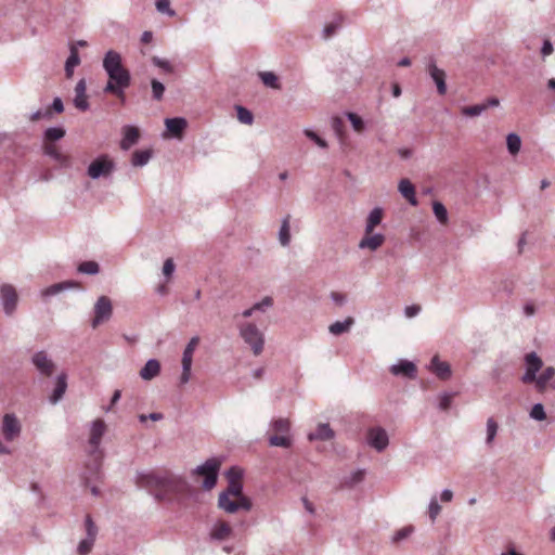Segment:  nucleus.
I'll use <instances>...</instances> for the list:
<instances>
[{
  "label": "nucleus",
  "mask_w": 555,
  "mask_h": 555,
  "mask_svg": "<svg viewBox=\"0 0 555 555\" xmlns=\"http://www.w3.org/2000/svg\"><path fill=\"white\" fill-rule=\"evenodd\" d=\"M364 475H365V473H363V470H358V472L353 473L352 477H350L349 486H352V485L361 481L363 479Z\"/></svg>",
  "instance_id": "59"
},
{
  "label": "nucleus",
  "mask_w": 555,
  "mask_h": 555,
  "mask_svg": "<svg viewBox=\"0 0 555 555\" xmlns=\"http://www.w3.org/2000/svg\"><path fill=\"white\" fill-rule=\"evenodd\" d=\"M411 533V528H404L395 534V541H400Z\"/></svg>",
  "instance_id": "62"
},
{
  "label": "nucleus",
  "mask_w": 555,
  "mask_h": 555,
  "mask_svg": "<svg viewBox=\"0 0 555 555\" xmlns=\"http://www.w3.org/2000/svg\"><path fill=\"white\" fill-rule=\"evenodd\" d=\"M220 468V462L216 459L207 460L204 465L196 468V474L199 477H204L203 486L206 490L214 488L217 482V473Z\"/></svg>",
  "instance_id": "7"
},
{
  "label": "nucleus",
  "mask_w": 555,
  "mask_h": 555,
  "mask_svg": "<svg viewBox=\"0 0 555 555\" xmlns=\"http://www.w3.org/2000/svg\"><path fill=\"white\" fill-rule=\"evenodd\" d=\"M156 9L159 13L166 14L168 16H175L176 11L170 7V0H156Z\"/></svg>",
  "instance_id": "44"
},
{
  "label": "nucleus",
  "mask_w": 555,
  "mask_h": 555,
  "mask_svg": "<svg viewBox=\"0 0 555 555\" xmlns=\"http://www.w3.org/2000/svg\"><path fill=\"white\" fill-rule=\"evenodd\" d=\"M429 370L435 373L436 377L441 380H448L450 377V366L446 361H440L439 357L435 356L431 359V365Z\"/></svg>",
  "instance_id": "20"
},
{
  "label": "nucleus",
  "mask_w": 555,
  "mask_h": 555,
  "mask_svg": "<svg viewBox=\"0 0 555 555\" xmlns=\"http://www.w3.org/2000/svg\"><path fill=\"white\" fill-rule=\"evenodd\" d=\"M33 365L46 377H50L55 369L54 362L47 357L44 351H39L33 356Z\"/></svg>",
  "instance_id": "14"
},
{
  "label": "nucleus",
  "mask_w": 555,
  "mask_h": 555,
  "mask_svg": "<svg viewBox=\"0 0 555 555\" xmlns=\"http://www.w3.org/2000/svg\"><path fill=\"white\" fill-rule=\"evenodd\" d=\"M235 109H237V119L238 121H241V124L247 126H250L253 124V115L247 108L243 106H237L235 107Z\"/></svg>",
  "instance_id": "43"
},
{
  "label": "nucleus",
  "mask_w": 555,
  "mask_h": 555,
  "mask_svg": "<svg viewBox=\"0 0 555 555\" xmlns=\"http://www.w3.org/2000/svg\"><path fill=\"white\" fill-rule=\"evenodd\" d=\"M151 152L149 150H137L132 155V166L142 167L150 162Z\"/></svg>",
  "instance_id": "32"
},
{
  "label": "nucleus",
  "mask_w": 555,
  "mask_h": 555,
  "mask_svg": "<svg viewBox=\"0 0 555 555\" xmlns=\"http://www.w3.org/2000/svg\"><path fill=\"white\" fill-rule=\"evenodd\" d=\"M94 540L95 539L86 538L85 540L80 541L79 546H77V553H79V555H87L90 553Z\"/></svg>",
  "instance_id": "46"
},
{
  "label": "nucleus",
  "mask_w": 555,
  "mask_h": 555,
  "mask_svg": "<svg viewBox=\"0 0 555 555\" xmlns=\"http://www.w3.org/2000/svg\"><path fill=\"white\" fill-rule=\"evenodd\" d=\"M521 149V139L516 133H511L507 135V150L512 155H516Z\"/></svg>",
  "instance_id": "37"
},
{
  "label": "nucleus",
  "mask_w": 555,
  "mask_h": 555,
  "mask_svg": "<svg viewBox=\"0 0 555 555\" xmlns=\"http://www.w3.org/2000/svg\"><path fill=\"white\" fill-rule=\"evenodd\" d=\"M137 486L150 492L156 500H180L189 494V485L170 473H151L137 478Z\"/></svg>",
  "instance_id": "1"
},
{
  "label": "nucleus",
  "mask_w": 555,
  "mask_h": 555,
  "mask_svg": "<svg viewBox=\"0 0 555 555\" xmlns=\"http://www.w3.org/2000/svg\"><path fill=\"white\" fill-rule=\"evenodd\" d=\"M333 130H334V133H336V137L339 138V141L344 142L345 141V125H344V120L338 116H334V118H333Z\"/></svg>",
  "instance_id": "41"
},
{
  "label": "nucleus",
  "mask_w": 555,
  "mask_h": 555,
  "mask_svg": "<svg viewBox=\"0 0 555 555\" xmlns=\"http://www.w3.org/2000/svg\"><path fill=\"white\" fill-rule=\"evenodd\" d=\"M102 66H104L105 74L108 76V81L104 87V92L107 94H114V96L124 104L125 90L131 82V76H129L128 69L121 63V55L114 50L108 51L104 56Z\"/></svg>",
  "instance_id": "2"
},
{
  "label": "nucleus",
  "mask_w": 555,
  "mask_h": 555,
  "mask_svg": "<svg viewBox=\"0 0 555 555\" xmlns=\"http://www.w3.org/2000/svg\"><path fill=\"white\" fill-rule=\"evenodd\" d=\"M452 500V491L444 490L441 493V501L443 502H450Z\"/></svg>",
  "instance_id": "64"
},
{
  "label": "nucleus",
  "mask_w": 555,
  "mask_h": 555,
  "mask_svg": "<svg viewBox=\"0 0 555 555\" xmlns=\"http://www.w3.org/2000/svg\"><path fill=\"white\" fill-rule=\"evenodd\" d=\"M271 305H272V299L270 296H267L263 299H261V301L251 306V308L245 310L244 313H242V317L249 318V317H251L254 311L264 310L266 308H270Z\"/></svg>",
  "instance_id": "35"
},
{
  "label": "nucleus",
  "mask_w": 555,
  "mask_h": 555,
  "mask_svg": "<svg viewBox=\"0 0 555 555\" xmlns=\"http://www.w3.org/2000/svg\"><path fill=\"white\" fill-rule=\"evenodd\" d=\"M496 422L492 417L487 420V443H491L493 441L494 436H496Z\"/></svg>",
  "instance_id": "47"
},
{
  "label": "nucleus",
  "mask_w": 555,
  "mask_h": 555,
  "mask_svg": "<svg viewBox=\"0 0 555 555\" xmlns=\"http://www.w3.org/2000/svg\"><path fill=\"white\" fill-rule=\"evenodd\" d=\"M421 307L418 305L408 306L405 308L406 318L415 317L420 313Z\"/></svg>",
  "instance_id": "56"
},
{
  "label": "nucleus",
  "mask_w": 555,
  "mask_h": 555,
  "mask_svg": "<svg viewBox=\"0 0 555 555\" xmlns=\"http://www.w3.org/2000/svg\"><path fill=\"white\" fill-rule=\"evenodd\" d=\"M51 109H53L57 114H61L62 112H64V105L62 104V101L60 98L54 99L53 105H51Z\"/></svg>",
  "instance_id": "61"
},
{
  "label": "nucleus",
  "mask_w": 555,
  "mask_h": 555,
  "mask_svg": "<svg viewBox=\"0 0 555 555\" xmlns=\"http://www.w3.org/2000/svg\"><path fill=\"white\" fill-rule=\"evenodd\" d=\"M86 532H87V538L95 539L96 527L93 524L92 518L90 516L86 517Z\"/></svg>",
  "instance_id": "52"
},
{
  "label": "nucleus",
  "mask_w": 555,
  "mask_h": 555,
  "mask_svg": "<svg viewBox=\"0 0 555 555\" xmlns=\"http://www.w3.org/2000/svg\"><path fill=\"white\" fill-rule=\"evenodd\" d=\"M232 534V527L225 520H217L210 530V538L215 540H227Z\"/></svg>",
  "instance_id": "21"
},
{
  "label": "nucleus",
  "mask_w": 555,
  "mask_h": 555,
  "mask_svg": "<svg viewBox=\"0 0 555 555\" xmlns=\"http://www.w3.org/2000/svg\"><path fill=\"white\" fill-rule=\"evenodd\" d=\"M452 402V395H442L441 399H439V409L447 411L450 408V403Z\"/></svg>",
  "instance_id": "55"
},
{
  "label": "nucleus",
  "mask_w": 555,
  "mask_h": 555,
  "mask_svg": "<svg viewBox=\"0 0 555 555\" xmlns=\"http://www.w3.org/2000/svg\"><path fill=\"white\" fill-rule=\"evenodd\" d=\"M238 333H241L244 343L250 347L251 353L255 357L260 356L264 347V336L261 331L251 322H243L238 324Z\"/></svg>",
  "instance_id": "5"
},
{
  "label": "nucleus",
  "mask_w": 555,
  "mask_h": 555,
  "mask_svg": "<svg viewBox=\"0 0 555 555\" xmlns=\"http://www.w3.org/2000/svg\"><path fill=\"white\" fill-rule=\"evenodd\" d=\"M260 79L263 81L264 86L272 89H280V85H278V77L273 73H260Z\"/></svg>",
  "instance_id": "42"
},
{
  "label": "nucleus",
  "mask_w": 555,
  "mask_h": 555,
  "mask_svg": "<svg viewBox=\"0 0 555 555\" xmlns=\"http://www.w3.org/2000/svg\"><path fill=\"white\" fill-rule=\"evenodd\" d=\"M160 365L156 359L146 361L145 366L140 370V377L143 380H152L154 377L159 375Z\"/></svg>",
  "instance_id": "26"
},
{
  "label": "nucleus",
  "mask_w": 555,
  "mask_h": 555,
  "mask_svg": "<svg viewBox=\"0 0 555 555\" xmlns=\"http://www.w3.org/2000/svg\"><path fill=\"white\" fill-rule=\"evenodd\" d=\"M530 417L537 421H544L545 413L541 403H537L531 408Z\"/></svg>",
  "instance_id": "49"
},
{
  "label": "nucleus",
  "mask_w": 555,
  "mask_h": 555,
  "mask_svg": "<svg viewBox=\"0 0 555 555\" xmlns=\"http://www.w3.org/2000/svg\"><path fill=\"white\" fill-rule=\"evenodd\" d=\"M391 374L403 375L408 378H414L416 376V365L409 361H400V363L391 366Z\"/></svg>",
  "instance_id": "22"
},
{
  "label": "nucleus",
  "mask_w": 555,
  "mask_h": 555,
  "mask_svg": "<svg viewBox=\"0 0 555 555\" xmlns=\"http://www.w3.org/2000/svg\"><path fill=\"white\" fill-rule=\"evenodd\" d=\"M76 98H74V106L78 108L80 112H86L88 109L87 94L85 93V80L80 79L76 85Z\"/></svg>",
  "instance_id": "25"
},
{
  "label": "nucleus",
  "mask_w": 555,
  "mask_h": 555,
  "mask_svg": "<svg viewBox=\"0 0 555 555\" xmlns=\"http://www.w3.org/2000/svg\"><path fill=\"white\" fill-rule=\"evenodd\" d=\"M331 298H333L337 306H341L345 301V295L339 293H331Z\"/></svg>",
  "instance_id": "63"
},
{
  "label": "nucleus",
  "mask_w": 555,
  "mask_h": 555,
  "mask_svg": "<svg viewBox=\"0 0 555 555\" xmlns=\"http://www.w3.org/2000/svg\"><path fill=\"white\" fill-rule=\"evenodd\" d=\"M428 74L431 76L433 81L436 83V89H438V94H446V73L438 68L434 62L428 64Z\"/></svg>",
  "instance_id": "19"
},
{
  "label": "nucleus",
  "mask_w": 555,
  "mask_h": 555,
  "mask_svg": "<svg viewBox=\"0 0 555 555\" xmlns=\"http://www.w3.org/2000/svg\"><path fill=\"white\" fill-rule=\"evenodd\" d=\"M385 243V236L374 232H364V237L359 242V248L375 251Z\"/></svg>",
  "instance_id": "16"
},
{
  "label": "nucleus",
  "mask_w": 555,
  "mask_h": 555,
  "mask_svg": "<svg viewBox=\"0 0 555 555\" xmlns=\"http://www.w3.org/2000/svg\"><path fill=\"white\" fill-rule=\"evenodd\" d=\"M166 133L163 137L181 139L182 133L188 128V120L181 117L165 119Z\"/></svg>",
  "instance_id": "13"
},
{
  "label": "nucleus",
  "mask_w": 555,
  "mask_h": 555,
  "mask_svg": "<svg viewBox=\"0 0 555 555\" xmlns=\"http://www.w3.org/2000/svg\"><path fill=\"white\" fill-rule=\"evenodd\" d=\"M553 53V46L551 44V42L548 40H544L543 41V46H542V56L545 57V56H548Z\"/></svg>",
  "instance_id": "58"
},
{
  "label": "nucleus",
  "mask_w": 555,
  "mask_h": 555,
  "mask_svg": "<svg viewBox=\"0 0 555 555\" xmlns=\"http://www.w3.org/2000/svg\"><path fill=\"white\" fill-rule=\"evenodd\" d=\"M67 388V382H65V374L57 376L56 388H54L53 396H51V402L56 403L64 396L65 389Z\"/></svg>",
  "instance_id": "33"
},
{
  "label": "nucleus",
  "mask_w": 555,
  "mask_h": 555,
  "mask_svg": "<svg viewBox=\"0 0 555 555\" xmlns=\"http://www.w3.org/2000/svg\"><path fill=\"white\" fill-rule=\"evenodd\" d=\"M340 25H341V18H337V20L326 24L323 28L322 35L330 36V35L335 34L336 31L340 30Z\"/></svg>",
  "instance_id": "48"
},
{
  "label": "nucleus",
  "mask_w": 555,
  "mask_h": 555,
  "mask_svg": "<svg viewBox=\"0 0 555 555\" xmlns=\"http://www.w3.org/2000/svg\"><path fill=\"white\" fill-rule=\"evenodd\" d=\"M383 219V210L382 208H374V210L369 214L365 221V231L373 232L378 224L382 223Z\"/></svg>",
  "instance_id": "30"
},
{
  "label": "nucleus",
  "mask_w": 555,
  "mask_h": 555,
  "mask_svg": "<svg viewBox=\"0 0 555 555\" xmlns=\"http://www.w3.org/2000/svg\"><path fill=\"white\" fill-rule=\"evenodd\" d=\"M346 116L347 119H349L350 125H352L353 131H356L357 133L363 132V130L365 129V124L360 118V116H358L354 113H347Z\"/></svg>",
  "instance_id": "38"
},
{
  "label": "nucleus",
  "mask_w": 555,
  "mask_h": 555,
  "mask_svg": "<svg viewBox=\"0 0 555 555\" xmlns=\"http://www.w3.org/2000/svg\"><path fill=\"white\" fill-rule=\"evenodd\" d=\"M83 274H96L99 272V264L95 261H82L77 268Z\"/></svg>",
  "instance_id": "40"
},
{
  "label": "nucleus",
  "mask_w": 555,
  "mask_h": 555,
  "mask_svg": "<svg viewBox=\"0 0 555 555\" xmlns=\"http://www.w3.org/2000/svg\"><path fill=\"white\" fill-rule=\"evenodd\" d=\"M0 299H2L5 314H13L14 310L16 309L17 294L12 285L4 284L0 286Z\"/></svg>",
  "instance_id": "12"
},
{
  "label": "nucleus",
  "mask_w": 555,
  "mask_h": 555,
  "mask_svg": "<svg viewBox=\"0 0 555 555\" xmlns=\"http://www.w3.org/2000/svg\"><path fill=\"white\" fill-rule=\"evenodd\" d=\"M366 439H369V443H371L372 448L377 451H383L388 446V435L380 427L371 428L369 434H366Z\"/></svg>",
  "instance_id": "15"
},
{
  "label": "nucleus",
  "mask_w": 555,
  "mask_h": 555,
  "mask_svg": "<svg viewBox=\"0 0 555 555\" xmlns=\"http://www.w3.org/2000/svg\"><path fill=\"white\" fill-rule=\"evenodd\" d=\"M112 317V301L106 296H101L94 306V319H92V327L96 328L100 324L107 321Z\"/></svg>",
  "instance_id": "8"
},
{
  "label": "nucleus",
  "mask_w": 555,
  "mask_h": 555,
  "mask_svg": "<svg viewBox=\"0 0 555 555\" xmlns=\"http://www.w3.org/2000/svg\"><path fill=\"white\" fill-rule=\"evenodd\" d=\"M289 219H291L289 215H286L285 219H283L282 228H280L279 240H280V244H282L283 246H287L291 241Z\"/></svg>",
  "instance_id": "34"
},
{
  "label": "nucleus",
  "mask_w": 555,
  "mask_h": 555,
  "mask_svg": "<svg viewBox=\"0 0 555 555\" xmlns=\"http://www.w3.org/2000/svg\"><path fill=\"white\" fill-rule=\"evenodd\" d=\"M477 105L486 106V109H488L489 107H496L498 105H500V101L496 98H489L485 103Z\"/></svg>",
  "instance_id": "60"
},
{
  "label": "nucleus",
  "mask_w": 555,
  "mask_h": 555,
  "mask_svg": "<svg viewBox=\"0 0 555 555\" xmlns=\"http://www.w3.org/2000/svg\"><path fill=\"white\" fill-rule=\"evenodd\" d=\"M525 366H527V372L521 377V382L530 384L534 380V374L543 366V361L534 352H529L525 356Z\"/></svg>",
  "instance_id": "11"
},
{
  "label": "nucleus",
  "mask_w": 555,
  "mask_h": 555,
  "mask_svg": "<svg viewBox=\"0 0 555 555\" xmlns=\"http://www.w3.org/2000/svg\"><path fill=\"white\" fill-rule=\"evenodd\" d=\"M334 437V431L328 424H319L315 431L309 434V440H330Z\"/></svg>",
  "instance_id": "28"
},
{
  "label": "nucleus",
  "mask_w": 555,
  "mask_h": 555,
  "mask_svg": "<svg viewBox=\"0 0 555 555\" xmlns=\"http://www.w3.org/2000/svg\"><path fill=\"white\" fill-rule=\"evenodd\" d=\"M487 108L485 106L479 105H473V106H464L461 108V113H463L464 116L468 117H478L480 114H482Z\"/></svg>",
  "instance_id": "45"
},
{
  "label": "nucleus",
  "mask_w": 555,
  "mask_h": 555,
  "mask_svg": "<svg viewBox=\"0 0 555 555\" xmlns=\"http://www.w3.org/2000/svg\"><path fill=\"white\" fill-rule=\"evenodd\" d=\"M193 352H182V373H181V384H186L191 378V366H192V356Z\"/></svg>",
  "instance_id": "29"
},
{
  "label": "nucleus",
  "mask_w": 555,
  "mask_h": 555,
  "mask_svg": "<svg viewBox=\"0 0 555 555\" xmlns=\"http://www.w3.org/2000/svg\"><path fill=\"white\" fill-rule=\"evenodd\" d=\"M353 324V319L351 317H347L345 321H336L330 325V332L333 335H341L343 333H347L350 326Z\"/></svg>",
  "instance_id": "31"
},
{
  "label": "nucleus",
  "mask_w": 555,
  "mask_h": 555,
  "mask_svg": "<svg viewBox=\"0 0 555 555\" xmlns=\"http://www.w3.org/2000/svg\"><path fill=\"white\" fill-rule=\"evenodd\" d=\"M113 170V162L108 158V156H101L95 158L94 162L89 165V169H87V175L92 179H98L100 177L108 176Z\"/></svg>",
  "instance_id": "9"
},
{
  "label": "nucleus",
  "mask_w": 555,
  "mask_h": 555,
  "mask_svg": "<svg viewBox=\"0 0 555 555\" xmlns=\"http://www.w3.org/2000/svg\"><path fill=\"white\" fill-rule=\"evenodd\" d=\"M152 92H153V99L156 101H160L163 99L164 93V85L156 79L152 80Z\"/></svg>",
  "instance_id": "50"
},
{
  "label": "nucleus",
  "mask_w": 555,
  "mask_h": 555,
  "mask_svg": "<svg viewBox=\"0 0 555 555\" xmlns=\"http://www.w3.org/2000/svg\"><path fill=\"white\" fill-rule=\"evenodd\" d=\"M173 272V262L171 258H168L165 260V263H163V274H165L166 278L170 279Z\"/></svg>",
  "instance_id": "54"
},
{
  "label": "nucleus",
  "mask_w": 555,
  "mask_h": 555,
  "mask_svg": "<svg viewBox=\"0 0 555 555\" xmlns=\"http://www.w3.org/2000/svg\"><path fill=\"white\" fill-rule=\"evenodd\" d=\"M44 154L53 158L62 167H67L70 164V157L61 153L57 145L53 142H44Z\"/></svg>",
  "instance_id": "18"
},
{
  "label": "nucleus",
  "mask_w": 555,
  "mask_h": 555,
  "mask_svg": "<svg viewBox=\"0 0 555 555\" xmlns=\"http://www.w3.org/2000/svg\"><path fill=\"white\" fill-rule=\"evenodd\" d=\"M105 434V422L102 420H95L92 423L91 428V437H89V444H91L92 452V466L89 469V475L83 477L86 481H90L92 478L96 479L100 474V457L102 453L99 450L100 441L102 440L103 435Z\"/></svg>",
  "instance_id": "4"
},
{
  "label": "nucleus",
  "mask_w": 555,
  "mask_h": 555,
  "mask_svg": "<svg viewBox=\"0 0 555 555\" xmlns=\"http://www.w3.org/2000/svg\"><path fill=\"white\" fill-rule=\"evenodd\" d=\"M77 47H85V41H77L76 44H70V54L66 60V76L67 78L72 77L74 73V68L80 63V59L78 57Z\"/></svg>",
  "instance_id": "23"
},
{
  "label": "nucleus",
  "mask_w": 555,
  "mask_h": 555,
  "mask_svg": "<svg viewBox=\"0 0 555 555\" xmlns=\"http://www.w3.org/2000/svg\"><path fill=\"white\" fill-rule=\"evenodd\" d=\"M433 214H435L436 219H438L441 224L447 223V210L440 202L433 203Z\"/></svg>",
  "instance_id": "39"
},
{
  "label": "nucleus",
  "mask_w": 555,
  "mask_h": 555,
  "mask_svg": "<svg viewBox=\"0 0 555 555\" xmlns=\"http://www.w3.org/2000/svg\"><path fill=\"white\" fill-rule=\"evenodd\" d=\"M65 135V131L64 129L60 128V127H53V128H49V129H46V132H44V142H55L62 138H64Z\"/></svg>",
  "instance_id": "36"
},
{
  "label": "nucleus",
  "mask_w": 555,
  "mask_h": 555,
  "mask_svg": "<svg viewBox=\"0 0 555 555\" xmlns=\"http://www.w3.org/2000/svg\"><path fill=\"white\" fill-rule=\"evenodd\" d=\"M70 284H55L53 286H50L43 291V296H55L57 295L62 289H64L65 286H69Z\"/></svg>",
  "instance_id": "51"
},
{
  "label": "nucleus",
  "mask_w": 555,
  "mask_h": 555,
  "mask_svg": "<svg viewBox=\"0 0 555 555\" xmlns=\"http://www.w3.org/2000/svg\"><path fill=\"white\" fill-rule=\"evenodd\" d=\"M554 378V367L548 366L543 370L542 374L539 376H534V386H537L538 391L543 392L547 387L550 380Z\"/></svg>",
  "instance_id": "27"
},
{
  "label": "nucleus",
  "mask_w": 555,
  "mask_h": 555,
  "mask_svg": "<svg viewBox=\"0 0 555 555\" xmlns=\"http://www.w3.org/2000/svg\"><path fill=\"white\" fill-rule=\"evenodd\" d=\"M121 134H124V138L120 141V149L124 151H128L140 139V130L134 126H125L121 129Z\"/></svg>",
  "instance_id": "17"
},
{
  "label": "nucleus",
  "mask_w": 555,
  "mask_h": 555,
  "mask_svg": "<svg viewBox=\"0 0 555 555\" xmlns=\"http://www.w3.org/2000/svg\"><path fill=\"white\" fill-rule=\"evenodd\" d=\"M21 434L20 420L14 414H5L2 420V435L8 441L18 438Z\"/></svg>",
  "instance_id": "10"
},
{
  "label": "nucleus",
  "mask_w": 555,
  "mask_h": 555,
  "mask_svg": "<svg viewBox=\"0 0 555 555\" xmlns=\"http://www.w3.org/2000/svg\"><path fill=\"white\" fill-rule=\"evenodd\" d=\"M228 480V489L220 493L217 505L228 514L238 511L248 512L251 508V501L242 492V470L237 467L229 469Z\"/></svg>",
  "instance_id": "3"
},
{
  "label": "nucleus",
  "mask_w": 555,
  "mask_h": 555,
  "mask_svg": "<svg viewBox=\"0 0 555 555\" xmlns=\"http://www.w3.org/2000/svg\"><path fill=\"white\" fill-rule=\"evenodd\" d=\"M197 346H198V337L194 336L191 338L190 343H188L186 349H184V352H193L194 353Z\"/></svg>",
  "instance_id": "57"
},
{
  "label": "nucleus",
  "mask_w": 555,
  "mask_h": 555,
  "mask_svg": "<svg viewBox=\"0 0 555 555\" xmlns=\"http://www.w3.org/2000/svg\"><path fill=\"white\" fill-rule=\"evenodd\" d=\"M439 513H440V505H439V503H437L436 499H433L431 503H429V509H428L429 518H431V521H434L436 519V517L439 515Z\"/></svg>",
  "instance_id": "53"
},
{
  "label": "nucleus",
  "mask_w": 555,
  "mask_h": 555,
  "mask_svg": "<svg viewBox=\"0 0 555 555\" xmlns=\"http://www.w3.org/2000/svg\"><path fill=\"white\" fill-rule=\"evenodd\" d=\"M289 421L286 418H278L271 422V430L273 435L270 436L269 442L272 447L289 448L291 439L289 434Z\"/></svg>",
  "instance_id": "6"
},
{
  "label": "nucleus",
  "mask_w": 555,
  "mask_h": 555,
  "mask_svg": "<svg viewBox=\"0 0 555 555\" xmlns=\"http://www.w3.org/2000/svg\"><path fill=\"white\" fill-rule=\"evenodd\" d=\"M398 191H400L401 196L405 197L410 205H417L416 194H414V185L411 181L408 179H401L400 183H398Z\"/></svg>",
  "instance_id": "24"
}]
</instances>
